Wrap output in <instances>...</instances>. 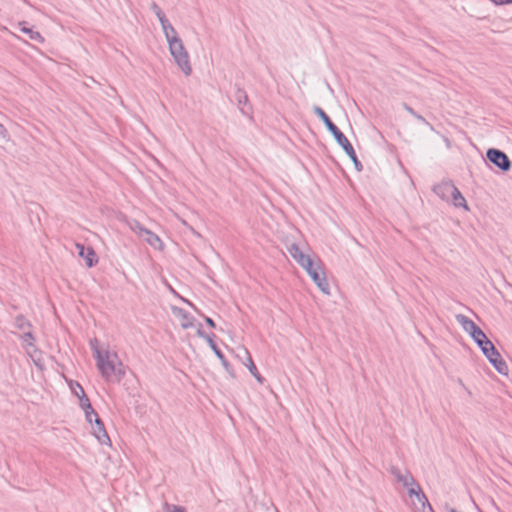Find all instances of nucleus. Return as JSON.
<instances>
[{
    "mask_svg": "<svg viewBox=\"0 0 512 512\" xmlns=\"http://www.w3.org/2000/svg\"><path fill=\"white\" fill-rule=\"evenodd\" d=\"M96 365L107 382L119 383L125 375V368L117 353L108 349L96 351Z\"/></svg>",
    "mask_w": 512,
    "mask_h": 512,
    "instance_id": "f257e3e1",
    "label": "nucleus"
},
{
    "mask_svg": "<svg viewBox=\"0 0 512 512\" xmlns=\"http://www.w3.org/2000/svg\"><path fill=\"white\" fill-rule=\"evenodd\" d=\"M313 112L315 115H317L321 119V121L324 123L327 130L333 135L337 144L342 147V149L345 151V153L348 155V157L352 160L356 170L362 171L363 166H362L361 162L359 161V159L356 155V152H355L352 144L350 143V141L347 139V137L332 122L330 117L326 114V112L321 107L314 106Z\"/></svg>",
    "mask_w": 512,
    "mask_h": 512,
    "instance_id": "f03ea898",
    "label": "nucleus"
},
{
    "mask_svg": "<svg viewBox=\"0 0 512 512\" xmlns=\"http://www.w3.org/2000/svg\"><path fill=\"white\" fill-rule=\"evenodd\" d=\"M476 344L481 348L483 354L494 366V368L501 374H506L508 367L502 359L500 353L495 348L494 344L487 338L486 334L481 330L477 332L475 337L472 338Z\"/></svg>",
    "mask_w": 512,
    "mask_h": 512,
    "instance_id": "7ed1b4c3",
    "label": "nucleus"
},
{
    "mask_svg": "<svg viewBox=\"0 0 512 512\" xmlns=\"http://www.w3.org/2000/svg\"><path fill=\"white\" fill-rule=\"evenodd\" d=\"M168 46L169 51L178 67L186 76H189L192 72V68L190 65L188 52L186 51L182 40L178 36H173L170 40V43H168Z\"/></svg>",
    "mask_w": 512,
    "mask_h": 512,
    "instance_id": "20e7f679",
    "label": "nucleus"
},
{
    "mask_svg": "<svg viewBox=\"0 0 512 512\" xmlns=\"http://www.w3.org/2000/svg\"><path fill=\"white\" fill-rule=\"evenodd\" d=\"M486 157L492 164L504 172L511 168V161L509 157L499 149L489 148L486 152Z\"/></svg>",
    "mask_w": 512,
    "mask_h": 512,
    "instance_id": "39448f33",
    "label": "nucleus"
},
{
    "mask_svg": "<svg viewBox=\"0 0 512 512\" xmlns=\"http://www.w3.org/2000/svg\"><path fill=\"white\" fill-rule=\"evenodd\" d=\"M301 266L307 271L308 275L312 278L318 288H324L323 282L325 277L321 267L311 259V265L301 264Z\"/></svg>",
    "mask_w": 512,
    "mask_h": 512,
    "instance_id": "423d86ee",
    "label": "nucleus"
},
{
    "mask_svg": "<svg viewBox=\"0 0 512 512\" xmlns=\"http://www.w3.org/2000/svg\"><path fill=\"white\" fill-rule=\"evenodd\" d=\"M171 312L174 317L179 319L180 325L183 329H188L194 326V318L188 312L175 305H171Z\"/></svg>",
    "mask_w": 512,
    "mask_h": 512,
    "instance_id": "0eeeda50",
    "label": "nucleus"
},
{
    "mask_svg": "<svg viewBox=\"0 0 512 512\" xmlns=\"http://www.w3.org/2000/svg\"><path fill=\"white\" fill-rule=\"evenodd\" d=\"M390 473L395 477L396 481L405 487L415 485V479L409 471H401L398 467L392 466Z\"/></svg>",
    "mask_w": 512,
    "mask_h": 512,
    "instance_id": "6e6552de",
    "label": "nucleus"
},
{
    "mask_svg": "<svg viewBox=\"0 0 512 512\" xmlns=\"http://www.w3.org/2000/svg\"><path fill=\"white\" fill-rule=\"evenodd\" d=\"M455 319L461 325L463 330L467 332L472 338L475 337L477 332L481 331V329L471 319L463 314H456Z\"/></svg>",
    "mask_w": 512,
    "mask_h": 512,
    "instance_id": "1a4fd4ad",
    "label": "nucleus"
},
{
    "mask_svg": "<svg viewBox=\"0 0 512 512\" xmlns=\"http://www.w3.org/2000/svg\"><path fill=\"white\" fill-rule=\"evenodd\" d=\"M95 426L93 427V434L101 444L110 445V438L104 427L102 420L96 417L94 420Z\"/></svg>",
    "mask_w": 512,
    "mask_h": 512,
    "instance_id": "9d476101",
    "label": "nucleus"
},
{
    "mask_svg": "<svg viewBox=\"0 0 512 512\" xmlns=\"http://www.w3.org/2000/svg\"><path fill=\"white\" fill-rule=\"evenodd\" d=\"M287 250H288L290 256L294 260H296L300 265L301 264L311 265L310 256L304 254L297 244L292 243L291 245H289L287 247Z\"/></svg>",
    "mask_w": 512,
    "mask_h": 512,
    "instance_id": "9b49d317",
    "label": "nucleus"
},
{
    "mask_svg": "<svg viewBox=\"0 0 512 512\" xmlns=\"http://www.w3.org/2000/svg\"><path fill=\"white\" fill-rule=\"evenodd\" d=\"M453 182L452 181H442L441 183L435 185L433 187V191L445 201H450V196L453 190Z\"/></svg>",
    "mask_w": 512,
    "mask_h": 512,
    "instance_id": "f8f14e48",
    "label": "nucleus"
},
{
    "mask_svg": "<svg viewBox=\"0 0 512 512\" xmlns=\"http://www.w3.org/2000/svg\"><path fill=\"white\" fill-rule=\"evenodd\" d=\"M70 388L75 396L79 399L81 408H90V400L85 394L83 387L79 383H71Z\"/></svg>",
    "mask_w": 512,
    "mask_h": 512,
    "instance_id": "ddd939ff",
    "label": "nucleus"
},
{
    "mask_svg": "<svg viewBox=\"0 0 512 512\" xmlns=\"http://www.w3.org/2000/svg\"><path fill=\"white\" fill-rule=\"evenodd\" d=\"M79 248V255L86 260V264L88 267H92L96 262V254L94 250L90 247L85 248L83 245H77Z\"/></svg>",
    "mask_w": 512,
    "mask_h": 512,
    "instance_id": "4468645a",
    "label": "nucleus"
},
{
    "mask_svg": "<svg viewBox=\"0 0 512 512\" xmlns=\"http://www.w3.org/2000/svg\"><path fill=\"white\" fill-rule=\"evenodd\" d=\"M244 354L246 355V361L244 362L245 366L248 368L250 373L255 377V379L260 383L263 384L264 378L261 376V374L258 372V369L256 365L254 364L248 350L244 349Z\"/></svg>",
    "mask_w": 512,
    "mask_h": 512,
    "instance_id": "2eb2a0df",
    "label": "nucleus"
},
{
    "mask_svg": "<svg viewBox=\"0 0 512 512\" xmlns=\"http://www.w3.org/2000/svg\"><path fill=\"white\" fill-rule=\"evenodd\" d=\"M141 238L145 242H147L151 247H153L154 249H159V250L162 249L163 244H162L161 239L158 237V235H156L152 231L147 229V231H144V234Z\"/></svg>",
    "mask_w": 512,
    "mask_h": 512,
    "instance_id": "dca6fc26",
    "label": "nucleus"
},
{
    "mask_svg": "<svg viewBox=\"0 0 512 512\" xmlns=\"http://www.w3.org/2000/svg\"><path fill=\"white\" fill-rule=\"evenodd\" d=\"M450 200L452 201V203L455 207H463L466 210H468V206H467L465 198L463 197L462 193L459 191V189L455 185L453 186Z\"/></svg>",
    "mask_w": 512,
    "mask_h": 512,
    "instance_id": "f3484780",
    "label": "nucleus"
},
{
    "mask_svg": "<svg viewBox=\"0 0 512 512\" xmlns=\"http://www.w3.org/2000/svg\"><path fill=\"white\" fill-rule=\"evenodd\" d=\"M408 493L410 496H416L420 504H428L426 495L422 492L420 486L415 482V485L409 486Z\"/></svg>",
    "mask_w": 512,
    "mask_h": 512,
    "instance_id": "a211bd4d",
    "label": "nucleus"
},
{
    "mask_svg": "<svg viewBox=\"0 0 512 512\" xmlns=\"http://www.w3.org/2000/svg\"><path fill=\"white\" fill-rule=\"evenodd\" d=\"M208 345L210 346V348L213 350V352L215 353V355L217 356V358L221 361L223 367L228 370L229 367H230V364L229 362L227 361V359L225 358L224 354L222 353V351L218 348V346L216 345V343L214 342L213 339H208Z\"/></svg>",
    "mask_w": 512,
    "mask_h": 512,
    "instance_id": "6ab92c4d",
    "label": "nucleus"
},
{
    "mask_svg": "<svg viewBox=\"0 0 512 512\" xmlns=\"http://www.w3.org/2000/svg\"><path fill=\"white\" fill-rule=\"evenodd\" d=\"M235 100L237 101V104L242 113H245L244 106L248 104V95L244 89L237 88L235 92Z\"/></svg>",
    "mask_w": 512,
    "mask_h": 512,
    "instance_id": "aec40b11",
    "label": "nucleus"
},
{
    "mask_svg": "<svg viewBox=\"0 0 512 512\" xmlns=\"http://www.w3.org/2000/svg\"><path fill=\"white\" fill-rule=\"evenodd\" d=\"M14 327L24 333L25 331L30 330L31 324L24 316L18 315L14 319Z\"/></svg>",
    "mask_w": 512,
    "mask_h": 512,
    "instance_id": "412c9836",
    "label": "nucleus"
},
{
    "mask_svg": "<svg viewBox=\"0 0 512 512\" xmlns=\"http://www.w3.org/2000/svg\"><path fill=\"white\" fill-rule=\"evenodd\" d=\"M20 25L22 26L21 27V31L26 33L31 40H34V41L39 42V43H42L44 41V39L41 36V34L38 31H34L31 28H27L25 26V22L20 23Z\"/></svg>",
    "mask_w": 512,
    "mask_h": 512,
    "instance_id": "4be33fe9",
    "label": "nucleus"
},
{
    "mask_svg": "<svg viewBox=\"0 0 512 512\" xmlns=\"http://www.w3.org/2000/svg\"><path fill=\"white\" fill-rule=\"evenodd\" d=\"M161 27L168 43H170V40L173 36H178L175 28L170 24L168 20L162 21Z\"/></svg>",
    "mask_w": 512,
    "mask_h": 512,
    "instance_id": "5701e85b",
    "label": "nucleus"
},
{
    "mask_svg": "<svg viewBox=\"0 0 512 512\" xmlns=\"http://www.w3.org/2000/svg\"><path fill=\"white\" fill-rule=\"evenodd\" d=\"M403 108L409 113L411 114L415 119H417L418 121H420L421 123L425 124L426 126H428L431 130H434L433 126L420 114H418L417 112H415V110L410 107L408 104L406 103H403Z\"/></svg>",
    "mask_w": 512,
    "mask_h": 512,
    "instance_id": "b1692460",
    "label": "nucleus"
},
{
    "mask_svg": "<svg viewBox=\"0 0 512 512\" xmlns=\"http://www.w3.org/2000/svg\"><path fill=\"white\" fill-rule=\"evenodd\" d=\"M85 413L86 420L92 424L96 417H98V414L93 409L92 405L90 404V408H82Z\"/></svg>",
    "mask_w": 512,
    "mask_h": 512,
    "instance_id": "393cba45",
    "label": "nucleus"
},
{
    "mask_svg": "<svg viewBox=\"0 0 512 512\" xmlns=\"http://www.w3.org/2000/svg\"><path fill=\"white\" fill-rule=\"evenodd\" d=\"M130 228L132 231H134L139 237H142L144 234V231H147L145 227L142 226V224L138 221H133L130 224Z\"/></svg>",
    "mask_w": 512,
    "mask_h": 512,
    "instance_id": "a878e982",
    "label": "nucleus"
},
{
    "mask_svg": "<svg viewBox=\"0 0 512 512\" xmlns=\"http://www.w3.org/2000/svg\"><path fill=\"white\" fill-rule=\"evenodd\" d=\"M20 337L26 346H34V336L30 330L25 331Z\"/></svg>",
    "mask_w": 512,
    "mask_h": 512,
    "instance_id": "bb28decb",
    "label": "nucleus"
},
{
    "mask_svg": "<svg viewBox=\"0 0 512 512\" xmlns=\"http://www.w3.org/2000/svg\"><path fill=\"white\" fill-rule=\"evenodd\" d=\"M165 508L169 511V512H186L185 508L182 507V506H178V505H170L168 503H165Z\"/></svg>",
    "mask_w": 512,
    "mask_h": 512,
    "instance_id": "cd10ccee",
    "label": "nucleus"
},
{
    "mask_svg": "<svg viewBox=\"0 0 512 512\" xmlns=\"http://www.w3.org/2000/svg\"><path fill=\"white\" fill-rule=\"evenodd\" d=\"M90 347H91V350L93 352V356L95 359H96V351H105L106 350V349L99 348L97 339H93L90 341Z\"/></svg>",
    "mask_w": 512,
    "mask_h": 512,
    "instance_id": "c85d7f7f",
    "label": "nucleus"
},
{
    "mask_svg": "<svg viewBox=\"0 0 512 512\" xmlns=\"http://www.w3.org/2000/svg\"><path fill=\"white\" fill-rule=\"evenodd\" d=\"M197 335H198L200 338L205 339L207 342H208V339H213L210 335L206 334V333L201 329V324L199 325V328L197 329Z\"/></svg>",
    "mask_w": 512,
    "mask_h": 512,
    "instance_id": "c756f323",
    "label": "nucleus"
},
{
    "mask_svg": "<svg viewBox=\"0 0 512 512\" xmlns=\"http://www.w3.org/2000/svg\"><path fill=\"white\" fill-rule=\"evenodd\" d=\"M155 15L157 16L160 24H162V21H167L168 20L162 10L156 12Z\"/></svg>",
    "mask_w": 512,
    "mask_h": 512,
    "instance_id": "7c9ffc66",
    "label": "nucleus"
},
{
    "mask_svg": "<svg viewBox=\"0 0 512 512\" xmlns=\"http://www.w3.org/2000/svg\"><path fill=\"white\" fill-rule=\"evenodd\" d=\"M496 5H508L512 4V0H491Z\"/></svg>",
    "mask_w": 512,
    "mask_h": 512,
    "instance_id": "2f4dec72",
    "label": "nucleus"
},
{
    "mask_svg": "<svg viewBox=\"0 0 512 512\" xmlns=\"http://www.w3.org/2000/svg\"><path fill=\"white\" fill-rule=\"evenodd\" d=\"M422 506V512H434L431 505L428 504H421Z\"/></svg>",
    "mask_w": 512,
    "mask_h": 512,
    "instance_id": "473e14b6",
    "label": "nucleus"
},
{
    "mask_svg": "<svg viewBox=\"0 0 512 512\" xmlns=\"http://www.w3.org/2000/svg\"><path fill=\"white\" fill-rule=\"evenodd\" d=\"M151 10L156 14V12L160 11L161 8L158 6L156 2H152L150 5Z\"/></svg>",
    "mask_w": 512,
    "mask_h": 512,
    "instance_id": "72a5a7b5",
    "label": "nucleus"
},
{
    "mask_svg": "<svg viewBox=\"0 0 512 512\" xmlns=\"http://www.w3.org/2000/svg\"><path fill=\"white\" fill-rule=\"evenodd\" d=\"M171 292L173 293V295H174V296L179 297L183 302H186L188 305L193 306V304H192L190 301H188V300H186V299H184V298L180 297V296L177 294V292H176V290H175V289H172V290H171Z\"/></svg>",
    "mask_w": 512,
    "mask_h": 512,
    "instance_id": "f704fd0d",
    "label": "nucleus"
},
{
    "mask_svg": "<svg viewBox=\"0 0 512 512\" xmlns=\"http://www.w3.org/2000/svg\"><path fill=\"white\" fill-rule=\"evenodd\" d=\"M205 322L207 323L208 326H210L212 328L215 327V322L210 317H205Z\"/></svg>",
    "mask_w": 512,
    "mask_h": 512,
    "instance_id": "c9c22d12",
    "label": "nucleus"
},
{
    "mask_svg": "<svg viewBox=\"0 0 512 512\" xmlns=\"http://www.w3.org/2000/svg\"><path fill=\"white\" fill-rule=\"evenodd\" d=\"M6 132L4 126L0 123V135H3Z\"/></svg>",
    "mask_w": 512,
    "mask_h": 512,
    "instance_id": "e433bc0d",
    "label": "nucleus"
},
{
    "mask_svg": "<svg viewBox=\"0 0 512 512\" xmlns=\"http://www.w3.org/2000/svg\"><path fill=\"white\" fill-rule=\"evenodd\" d=\"M321 291H322V293H323L324 295H329V294H330V290L323 289V290H321Z\"/></svg>",
    "mask_w": 512,
    "mask_h": 512,
    "instance_id": "4c0bfd02",
    "label": "nucleus"
}]
</instances>
